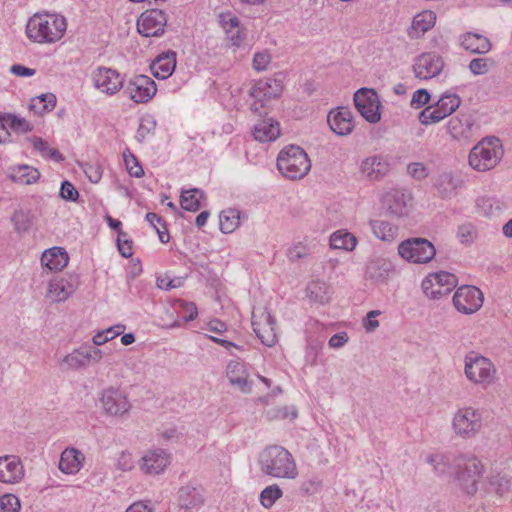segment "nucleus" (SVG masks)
<instances>
[{"instance_id":"nucleus-1","label":"nucleus","mask_w":512,"mask_h":512,"mask_svg":"<svg viewBox=\"0 0 512 512\" xmlns=\"http://www.w3.org/2000/svg\"><path fill=\"white\" fill-rule=\"evenodd\" d=\"M66 19L58 14L36 13L26 25L27 37L36 43H55L66 32Z\"/></svg>"},{"instance_id":"nucleus-2","label":"nucleus","mask_w":512,"mask_h":512,"mask_svg":"<svg viewBox=\"0 0 512 512\" xmlns=\"http://www.w3.org/2000/svg\"><path fill=\"white\" fill-rule=\"evenodd\" d=\"M485 466L474 455H459L455 459V471L452 475V484L462 494L474 496L479 489Z\"/></svg>"},{"instance_id":"nucleus-3","label":"nucleus","mask_w":512,"mask_h":512,"mask_svg":"<svg viewBox=\"0 0 512 512\" xmlns=\"http://www.w3.org/2000/svg\"><path fill=\"white\" fill-rule=\"evenodd\" d=\"M261 471L274 478L295 479L298 469L292 454L282 446L271 445L259 455Z\"/></svg>"},{"instance_id":"nucleus-4","label":"nucleus","mask_w":512,"mask_h":512,"mask_svg":"<svg viewBox=\"0 0 512 512\" xmlns=\"http://www.w3.org/2000/svg\"><path fill=\"white\" fill-rule=\"evenodd\" d=\"M281 174L291 180L303 178L311 169V161L300 146L289 145L283 148L277 158Z\"/></svg>"},{"instance_id":"nucleus-5","label":"nucleus","mask_w":512,"mask_h":512,"mask_svg":"<svg viewBox=\"0 0 512 512\" xmlns=\"http://www.w3.org/2000/svg\"><path fill=\"white\" fill-rule=\"evenodd\" d=\"M483 428V411L472 406L456 410L451 421L453 433L464 440L475 438Z\"/></svg>"},{"instance_id":"nucleus-6","label":"nucleus","mask_w":512,"mask_h":512,"mask_svg":"<svg viewBox=\"0 0 512 512\" xmlns=\"http://www.w3.org/2000/svg\"><path fill=\"white\" fill-rule=\"evenodd\" d=\"M464 373L473 384L487 388L495 382L497 370L490 359L476 352H469L465 356Z\"/></svg>"},{"instance_id":"nucleus-7","label":"nucleus","mask_w":512,"mask_h":512,"mask_svg":"<svg viewBox=\"0 0 512 512\" xmlns=\"http://www.w3.org/2000/svg\"><path fill=\"white\" fill-rule=\"evenodd\" d=\"M503 157L502 146L498 139L482 140L469 154V164L477 171L485 172L497 166Z\"/></svg>"},{"instance_id":"nucleus-8","label":"nucleus","mask_w":512,"mask_h":512,"mask_svg":"<svg viewBox=\"0 0 512 512\" xmlns=\"http://www.w3.org/2000/svg\"><path fill=\"white\" fill-rule=\"evenodd\" d=\"M103 352L92 345H82L57 359V367L62 373L77 372L86 369L90 363H98Z\"/></svg>"},{"instance_id":"nucleus-9","label":"nucleus","mask_w":512,"mask_h":512,"mask_svg":"<svg viewBox=\"0 0 512 512\" xmlns=\"http://www.w3.org/2000/svg\"><path fill=\"white\" fill-rule=\"evenodd\" d=\"M461 98L455 93H444L434 105L423 109L418 116L422 125L438 123L453 114L460 106Z\"/></svg>"},{"instance_id":"nucleus-10","label":"nucleus","mask_w":512,"mask_h":512,"mask_svg":"<svg viewBox=\"0 0 512 512\" xmlns=\"http://www.w3.org/2000/svg\"><path fill=\"white\" fill-rule=\"evenodd\" d=\"M99 402L103 413L111 417H124L132 408L127 394L113 386L107 387L99 393Z\"/></svg>"},{"instance_id":"nucleus-11","label":"nucleus","mask_w":512,"mask_h":512,"mask_svg":"<svg viewBox=\"0 0 512 512\" xmlns=\"http://www.w3.org/2000/svg\"><path fill=\"white\" fill-rule=\"evenodd\" d=\"M398 253L409 262L425 264L434 258L436 249L434 245L425 238H411L399 244Z\"/></svg>"},{"instance_id":"nucleus-12","label":"nucleus","mask_w":512,"mask_h":512,"mask_svg":"<svg viewBox=\"0 0 512 512\" xmlns=\"http://www.w3.org/2000/svg\"><path fill=\"white\" fill-rule=\"evenodd\" d=\"M251 324L262 344L273 347L277 341L276 321L267 308H256L252 312Z\"/></svg>"},{"instance_id":"nucleus-13","label":"nucleus","mask_w":512,"mask_h":512,"mask_svg":"<svg viewBox=\"0 0 512 512\" xmlns=\"http://www.w3.org/2000/svg\"><path fill=\"white\" fill-rule=\"evenodd\" d=\"M458 283L457 277L449 272L430 273L422 281L424 294L433 300L449 294Z\"/></svg>"},{"instance_id":"nucleus-14","label":"nucleus","mask_w":512,"mask_h":512,"mask_svg":"<svg viewBox=\"0 0 512 512\" xmlns=\"http://www.w3.org/2000/svg\"><path fill=\"white\" fill-rule=\"evenodd\" d=\"M452 300L458 312L470 315L477 312L482 307L484 296L477 287L463 285L455 291Z\"/></svg>"},{"instance_id":"nucleus-15","label":"nucleus","mask_w":512,"mask_h":512,"mask_svg":"<svg viewBox=\"0 0 512 512\" xmlns=\"http://www.w3.org/2000/svg\"><path fill=\"white\" fill-rule=\"evenodd\" d=\"M171 454L163 448H151L146 450L138 461L140 471L147 476L162 474L170 465Z\"/></svg>"},{"instance_id":"nucleus-16","label":"nucleus","mask_w":512,"mask_h":512,"mask_svg":"<svg viewBox=\"0 0 512 512\" xmlns=\"http://www.w3.org/2000/svg\"><path fill=\"white\" fill-rule=\"evenodd\" d=\"M354 103L358 112L370 123L381 119L378 94L369 88H360L354 94Z\"/></svg>"},{"instance_id":"nucleus-17","label":"nucleus","mask_w":512,"mask_h":512,"mask_svg":"<svg viewBox=\"0 0 512 512\" xmlns=\"http://www.w3.org/2000/svg\"><path fill=\"white\" fill-rule=\"evenodd\" d=\"M167 15L161 9H148L137 20V30L145 37L161 36L167 25Z\"/></svg>"},{"instance_id":"nucleus-18","label":"nucleus","mask_w":512,"mask_h":512,"mask_svg":"<svg viewBox=\"0 0 512 512\" xmlns=\"http://www.w3.org/2000/svg\"><path fill=\"white\" fill-rule=\"evenodd\" d=\"M283 91V82L279 78H268L258 81L250 91L255 101L251 104V110L259 112L264 107V101L278 97Z\"/></svg>"},{"instance_id":"nucleus-19","label":"nucleus","mask_w":512,"mask_h":512,"mask_svg":"<svg viewBox=\"0 0 512 512\" xmlns=\"http://www.w3.org/2000/svg\"><path fill=\"white\" fill-rule=\"evenodd\" d=\"M91 76L94 87L107 95H114L123 87V78L115 69L99 66Z\"/></svg>"},{"instance_id":"nucleus-20","label":"nucleus","mask_w":512,"mask_h":512,"mask_svg":"<svg viewBox=\"0 0 512 512\" xmlns=\"http://www.w3.org/2000/svg\"><path fill=\"white\" fill-rule=\"evenodd\" d=\"M444 67L441 56L434 52L422 53L414 62L413 71L415 77L423 80L438 76Z\"/></svg>"},{"instance_id":"nucleus-21","label":"nucleus","mask_w":512,"mask_h":512,"mask_svg":"<svg viewBox=\"0 0 512 512\" xmlns=\"http://www.w3.org/2000/svg\"><path fill=\"white\" fill-rule=\"evenodd\" d=\"M157 91L154 80L146 75H137L127 85L126 92L135 103L149 101Z\"/></svg>"},{"instance_id":"nucleus-22","label":"nucleus","mask_w":512,"mask_h":512,"mask_svg":"<svg viewBox=\"0 0 512 512\" xmlns=\"http://www.w3.org/2000/svg\"><path fill=\"white\" fill-rule=\"evenodd\" d=\"M389 171L390 164L381 155H371L364 158L359 167L361 177L371 182L381 181Z\"/></svg>"},{"instance_id":"nucleus-23","label":"nucleus","mask_w":512,"mask_h":512,"mask_svg":"<svg viewBox=\"0 0 512 512\" xmlns=\"http://www.w3.org/2000/svg\"><path fill=\"white\" fill-rule=\"evenodd\" d=\"M77 286L76 277L72 275L57 276L49 282L46 297L53 302H63L74 293Z\"/></svg>"},{"instance_id":"nucleus-24","label":"nucleus","mask_w":512,"mask_h":512,"mask_svg":"<svg viewBox=\"0 0 512 512\" xmlns=\"http://www.w3.org/2000/svg\"><path fill=\"white\" fill-rule=\"evenodd\" d=\"M447 129L454 139L469 142L478 131V126L471 115L459 114L449 120Z\"/></svg>"},{"instance_id":"nucleus-25","label":"nucleus","mask_w":512,"mask_h":512,"mask_svg":"<svg viewBox=\"0 0 512 512\" xmlns=\"http://www.w3.org/2000/svg\"><path fill=\"white\" fill-rule=\"evenodd\" d=\"M25 475L24 466L18 456L5 455L0 457V483L15 485Z\"/></svg>"},{"instance_id":"nucleus-26","label":"nucleus","mask_w":512,"mask_h":512,"mask_svg":"<svg viewBox=\"0 0 512 512\" xmlns=\"http://www.w3.org/2000/svg\"><path fill=\"white\" fill-rule=\"evenodd\" d=\"M327 122L331 130L339 136L350 134L354 128L351 112L346 107L330 111Z\"/></svg>"},{"instance_id":"nucleus-27","label":"nucleus","mask_w":512,"mask_h":512,"mask_svg":"<svg viewBox=\"0 0 512 512\" xmlns=\"http://www.w3.org/2000/svg\"><path fill=\"white\" fill-rule=\"evenodd\" d=\"M85 455L74 447L65 448L60 456L58 468L68 475L77 474L83 467Z\"/></svg>"},{"instance_id":"nucleus-28","label":"nucleus","mask_w":512,"mask_h":512,"mask_svg":"<svg viewBox=\"0 0 512 512\" xmlns=\"http://www.w3.org/2000/svg\"><path fill=\"white\" fill-rule=\"evenodd\" d=\"M226 375L230 384L243 393L251 391V383L248 381V373L243 363L231 360L227 364Z\"/></svg>"},{"instance_id":"nucleus-29","label":"nucleus","mask_w":512,"mask_h":512,"mask_svg":"<svg viewBox=\"0 0 512 512\" xmlns=\"http://www.w3.org/2000/svg\"><path fill=\"white\" fill-rule=\"evenodd\" d=\"M176 67V53L168 51L160 54L150 65L152 74L158 79H167Z\"/></svg>"},{"instance_id":"nucleus-30","label":"nucleus","mask_w":512,"mask_h":512,"mask_svg":"<svg viewBox=\"0 0 512 512\" xmlns=\"http://www.w3.org/2000/svg\"><path fill=\"white\" fill-rule=\"evenodd\" d=\"M204 503V496L201 488L194 486H183L178 491V505L185 510L200 508Z\"/></svg>"},{"instance_id":"nucleus-31","label":"nucleus","mask_w":512,"mask_h":512,"mask_svg":"<svg viewBox=\"0 0 512 512\" xmlns=\"http://www.w3.org/2000/svg\"><path fill=\"white\" fill-rule=\"evenodd\" d=\"M436 22V14L431 10H425L414 16L412 24L408 29V36L411 39L422 37L430 30Z\"/></svg>"},{"instance_id":"nucleus-32","label":"nucleus","mask_w":512,"mask_h":512,"mask_svg":"<svg viewBox=\"0 0 512 512\" xmlns=\"http://www.w3.org/2000/svg\"><path fill=\"white\" fill-rule=\"evenodd\" d=\"M461 46L474 54H486L491 50V42L485 36L467 32L460 36Z\"/></svg>"},{"instance_id":"nucleus-33","label":"nucleus","mask_w":512,"mask_h":512,"mask_svg":"<svg viewBox=\"0 0 512 512\" xmlns=\"http://www.w3.org/2000/svg\"><path fill=\"white\" fill-rule=\"evenodd\" d=\"M67 252L61 247H53L43 252L41 264L51 271H60L68 264Z\"/></svg>"},{"instance_id":"nucleus-34","label":"nucleus","mask_w":512,"mask_h":512,"mask_svg":"<svg viewBox=\"0 0 512 512\" xmlns=\"http://www.w3.org/2000/svg\"><path fill=\"white\" fill-rule=\"evenodd\" d=\"M279 135V123L271 118L259 120L254 126L253 136L259 142L274 141Z\"/></svg>"},{"instance_id":"nucleus-35","label":"nucleus","mask_w":512,"mask_h":512,"mask_svg":"<svg viewBox=\"0 0 512 512\" xmlns=\"http://www.w3.org/2000/svg\"><path fill=\"white\" fill-rule=\"evenodd\" d=\"M221 24L233 46L239 47L245 38L244 29L240 26V21L235 16H221Z\"/></svg>"},{"instance_id":"nucleus-36","label":"nucleus","mask_w":512,"mask_h":512,"mask_svg":"<svg viewBox=\"0 0 512 512\" xmlns=\"http://www.w3.org/2000/svg\"><path fill=\"white\" fill-rule=\"evenodd\" d=\"M383 204L390 215L401 217L407 212L405 196L397 190L388 192L383 198Z\"/></svg>"},{"instance_id":"nucleus-37","label":"nucleus","mask_w":512,"mask_h":512,"mask_svg":"<svg viewBox=\"0 0 512 512\" xmlns=\"http://www.w3.org/2000/svg\"><path fill=\"white\" fill-rule=\"evenodd\" d=\"M392 270L393 265L390 261L378 258L367 265L366 274L375 282H385Z\"/></svg>"},{"instance_id":"nucleus-38","label":"nucleus","mask_w":512,"mask_h":512,"mask_svg":"<svg viewBox=\"0 0 512 512\" xmlns=\"http://www.w3.org/2000/svg\"><path fill=\"white\" fill-rule=\"evenodd\" d=\"M318 245L316 239L306 237L288 250V257L291 261L296 262L311 255Z\"/></svg>"},{"instance_id":"nucleus-39","label":"nucleus","mask_w":512,"mask_h":512,"mask_svg":"<svg viewBox=\"0 0 512 512\" xmlns=\"http://www.w3.org/2000/svg\"><path fill=\"white\" fill-rule=\"evenodd\" d=\"M460 183V180L456 179L451 172H444L436 178L434 186L441 197L447 198L455 192Z\"/></svg>"},{"instance_id":"nucleus-40","label":"nucleus","mask_w":512,"mask_h":512,"mask_svg":"<svg viewBox=\"0 0 512 512\" xmlns=\"http://www.w3.org/2000/svg\"><path fill=\"white\" fill-rule=\"evenodd\" d=\"M370 227L373 234L382 241L391 242L398 234V228L385 220H371Z\"/></svg>"},{"instance_id":"nucleus-41","label":"nucleus","mask_w":512,"mask_h":512,"mask_svg":"<svg viewBox=\"0 0 512 512\" xmlns=\"http://www.w3.org/2000/svg\"><path fill=\"white\" fill-rule=\"evenodd\" d=\"M204 193L198 188L182 190L180 195V205L184 210L196 212L201 208V199Z\"/></svg>"},{"instance_id":"nucleus-42","label":"nucleus","mask_w":512,"mask_h":512,"mask_svg":"<svg viewBox=\"0 0 512 512\" xmlns=\"http://www.w3.org/2000/svg\"><path fill=\"white\" fill-rule=\"evenodd\" d=\"M10 176L14 182L29 185L37 182L40 177V173L33 167L20 165L12 168Z\"/></svg>"},{"instance_id":"nucleus-43","label":"nucleus","mask_w":512,"mask_h":512,"mask_svg":"<svg viewBox=\"0 0 512 512\" xmlns=\"http://www.w3.org/2000/svg\"><path fill=\"white\" fill-rule=\"evenodd\" d=\"M307 297L316 303L325 304L330 299L329 287L324 281L315 280L306 288Z\"/></svg>"},{"instance_id":"nucleus-44","label":"nucleus","mask_w":512,"mask_h":512,"mask_svg":"<svg viewBox=\"0 0 512 512\" xmlns=\"http://www.w3.org/2000/svg\"><path fill=\"white\" fill-rule=\"evenodd\" d=\"M425 461L437 476L447 474L451 466V457L443 453L429 454Z\"/></svg>"},{"instance_id":"nucleus-45","label":"nucleus","mask_w":512,"mask_h":512,"mask_svg":"<svg viewBox=\"0 0 512 512\" xmlns=\"http://www.w3.org/2000/svg\"><path fill=\"white\" fill-rule=\"evenodd\" d=\"M357 243L356 238L348 232L336 231L330 237V246L333 249L351 251Z\"/></svg>"},{"instance_id":"nucleus-46","label":"nucleus","mask_w":512,"mask_h":512,"mask_svg":"<svg viewBox=\"0 0 512 512\" xmlns=\"http://www.w3.org/2000/svg\"><path fill=\"white\" fill-rule=\"evenodd\" d=\"M11 220L16 232L24 233L34 225L35 216L29 210H17L13 213Z\"/></svg>"},{"instance_id":"nucleus-47","label":"nucleus","mask_w":512,"mask_h":512,"mask_svg":"<svg viewBox=\"0 0 512 512\" xmlns=\"http://www.w3.org/2000/svg\"><path fill=\"white\" fill-rule=\"evenodd\" d=\"M220 230L223 233L233 232L240 224L239 211L235 209H227L219 215Z\"/></svg>"},{"instance_id":"nucleus-48","label":"nucleus","mask_w":512,"mask_h":512,"mask_svg":"<svg viewBox=\"0 0 512 512\" xmlns=\"http://www.w3.org/2000/svg\"><path fill=\"white\" fill-rule=\"evenodd\" d=\"M56 105V97L52 93L42 94L36 98H33L29 108L34 110L36 113L42 114L54 109Z\"/></svg>"},{"instance_id":"nucleus-49","label":"nucleus","mask_w":512,"mask_h":512,"mask_svg":"<svg viewBox=\"0 0 512 512\" xmlns=\"http://www.w3.org/2000/svg\"><path fill=\"white\" fill-rule=\"evenodd\" d=\"M56 105V97L52 93L42 94L36 98H33L29 108L34 110L36 113L42 114L54 109Z\"/></svg>"},{"instance_id":"nucleus-50","label":"nucleus","mask_w":512,"mask_h":512,"mask_svg":"<svg viewBox=\"0 0 512 512\" xmlns=\"http://www.w3.org/2000/svg\"><path fill=\"white\" fill-rule=\"evenodd\" d=\"M56 105V97L52 93L42 94L36 98H33L29 108L34 110L36 113L42 114L54 109Z\"/></svg>"},{"instance_id":"nucleus-51","label":"nucleus","mask_w":512,"mask_h":512,"mask_svg":"<svg viewBox=\"0 0 512 512\" xmlns=\"http://www.w3.org/2000/svg\"><path fill=\"white\" fill-rule=\"evenodd\" d=\"M283 496V491L277 484L267 486L260 493V503L264 508H271Z\"/></svg>"},{"instance_id":"nucleus-52","label":"nucleus","mask_w":512,"mask_h":512,"mask_svg":"<svg viewBox=\"0 0 512 512\" xmlns=\"http://www.w3.org/2000/svg\"><path fill=\"white\" fill-rule=\"evenodd\" d=\"M477 206L483 210L486 216H497L506 208L504 202L495 198H480L477 201Z\"/></svg>"},{"instance_id":"nucleus-53","label":"nucleus","mask_w":512,"mask_h":512,"mask_svg":"<svg viewBox=\"0 0 512 512\" xmlns=\"http://www.w3.org/2000/svg\"><path fill=\"white\" fill-rule=\"evenodd\" d=\"M297 416L298 412L294 406L274 407L266 412V418L268 421H277L287 418L294 420L297 418Z\"/></svg>"},{"instance_id":"nucleus-54","label":"nucleus","mask_w":512,"mask_h":512,"mask_svg":"<svg viewBox=\"0 0 512 512\" xmlns=\"http://www.w3.org/2000/svg\"><path fill=\"white\" fill-rule=\"evenodd\" d=\"M32 143L34 148L38 150L43 157L50 158L55 162H61L64 160L63 155L57 149L49 147L48 143L42 138L33 137Z\"/></svg>"},{"instance_id":"nucleus-55","label":"nucleus","mask_w":512,"mask_h":512,"mask_svg":"<svg viewBox=\"0 0 512 512\" xmlns=\"http://www.w3.org/2000/svg\"><path fill=\"white\" fill-rule=\"evenodd\" d=\"M478 236V231L472 223H464L457 229V238L461 244L470 245Z\"/></svg>"},{"instance_id":"nucleus-56","label":"nucleus","mask_w":512,"mask_h":512,"mask_svg":"<svg viewBox=\"0 0 512 512\" xmlns=\"http://www.w3.org/2000/svg\"><path fill=\"white\" fill-rule=\"evenodd\" d=\"M123 158L127 171L131 176L140 178L144 175V170L138 159L130 152L129 149H126L123 152Z\"/></svg>"},{"instance_id":"nucleus-57","label":"nucleus","mask_w":512,"mask_h":512,"mask_svg":"<svg viewBox=\"0 0 512 512\" xmlns=\"http://www.w3.org/2000/svg\"><path fill=\"white\" fill-rule=\"evenodd\" d=\"M493 65L494 61L490 58H474L469 63V70L474 75H484Z\"/></svg>"},{"instance_id":"nucleus-58","label":"nucleus","mask_w":512,"mask_h":512,"mask_svg":"<svg viewBox=\"0 0 512 512\" xmlns=\"http://www.w3.org/2000/svg\"><path fill=\"white\" fill-rule=\"evenodd\" d=\"M115 467L122 472H129L135 467L133 454L129 451H121L116 459Z\"/></svg>"},{"instance_id":"nucleus-59","label":"nucleus","mask_w":512,"mask_h":512,"mask_svg":"<svg viewBox=\"0 0 512 512\" xmlns=\"http://www.w3.org/2000/svg\"><path fill=\"white\" fill-rule=\"evenodd\" d=\"M117 246L123 257L129 258L133 255V242L128 239L126 232L119 231L117 236Z\"/></svg>"},{"instance_id":"nucleus-60","label":"nucleus","mask_w":512,"mask_h":512,"mask_svg":"<svg viewBox=\"0 0 512 512\" xmlns=\"http://www.w3.org/2000/svg\"><path fill=\"white\" fill-rule=\"evenodd\" d=\"M6 122L8 123L9 128L16 132L25 133L32 131L33 127L26 121L24 118H18L14 115H7Z\"/></svg>"},{"instance_id":"nucleus-61","label":"nucleus","mask_w":512,"mask_h":512,"mask_svg":"<svg viewBox=\"0 0 512 512\" xmlns=\"http://www.w3.org/2000/svg\"><path fill=\"white\" fill-rule=\"evenodd\" d=\"M0 508L2 512H18L20 509V501L13 494H5L0 497Z\"/></svg>"},{"instance_id":"nucleus-62","label":"nucleus","mask_w":512,"mask_h":512,"mask_svg":"<svg viewBox=\"0 0 512 512\" xmlns=\"http://www.w3.org/2000/svg\"><path fill=\"white\" fill-rule=\"evenodd\" d=\"M83 172L92 183H98L102 178V169L98 164L82 163L80 164Z\"/></svg>"},{"instance_id":"nucleus-63","label":"nucleus","mask_w":512,"mask_h":512,"mask_svg":"<svg viewBox=\"0 0 512 512\" xmlns=\"http://www.w3.org/2000/svg\"><path fill=\"white\" fill-rule=\"evenodd\" d=\"M489 484L496 493L502 494L508 489L509 479L505 475L496 474L490 476Z\"/></svg>"},{"instance_id":"nucleus-64","label":"nucleus","mask_w":512,"mask_h":512,"mask_svg":"<svg viewBox=\"0 0 512 512\" xmlns=\"http://www.w3.org/2000/svg\"><path fill=\"white\" fill-rule=\"evenodd\" d=\"M407 171L409 175L416 180L425 179L429 175L427 166L420 162L409 164L407 166Z\"/></svg>"}]
</instances>
